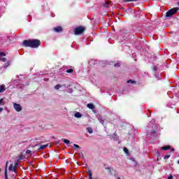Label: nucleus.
Returning a JSON list of instances; mask_svg holds the SVG:
<instances>
[{
    "instance_id": "nucleus-1",
    "label": "nucleus",
    "mask_w": 179,
    "mask_h": 179,
    "mask_svg": "<svg viewBox=\"0 0 179 179\" xmlns=\"http://www.w3.org/2000/svg\"><path fill=\"white\" fill-rule=\"evenodd\" d=\"M22 44L24 47H31V48H38L41 45L40 40L38 39L24 40Z\"/></svg>"
},
{
    "instance_id": "nucleus-2",
    "label": "nucleus",
    "mask_w": 179,
    "mask_h": 179,
    "mask_svg": "<svg viewBox=\"0 0 179 179\" xmlns=\"http://www.w3.org/2000/svg\"><path fill=\"white\" fill-rule=\"evenodd\" d=\"M178 11V8H173L166 12V17H170V16H173V15H176L177 12Z\"/></svg>"
},
{
    "instance_id": "nucleus-3",
    "label": "nucleus",
    "mask_w": 179,
    "mask_h": 179,
    "mask_svg": "<svg viewBox=\"0 0 179 179\" xmlns=\"http://www.w3.org/2000/svg\"><path fill=\"white\" fill-rule=\"evenodd\" d=\"M83 31H85V27H78L74 29V34H76V36H78L79 34H82Z\"/></svg>"
},
{
    "instance_id": "nucleus-4",
    "label": "nucleus",
    "mask_w": 179,
    "mask_h": 179,
    "mask_svg": "<svg viewBox=\"0 0 179 179\" xmlns=\"http://www.w3.org/2000/svg\"><path fill=\"white\" fill-rule=\"evenodd\" d=\"M13 107L15 110H16L18 113L20 112V110H22V106H20V104L15 103L13 104Z\"/></svg>"
},
{
    "instance_id": "nucleus-5",
    "label": "nucleus",
    "mask_w": 179,
    "mask_h": 179,
    "mask_svg": "<svg viewBox=\"0 0 179 179\" xmlns=\"http://www.w3.org/2000/svg\"><path fill=\"white\" fill-rule=\"evenodd\" d=\"M9 171H13L15 173V175L16 176V168L13 164H10L8 167Z\"/></svg>"
},
{
    "instance_id": "nucleus-6",
    "label": "nucleus",
    "mask_w": 179,
    "mask_h": 179,
    "mask_svg": "<svg viewBox=\"0 0 179 179\" xmlns=\"http://www.w3.org/2000/svg\"><path fill=\"white\" fill-rule=\"evenodd\" d=\"M6 90V87L4 84L0 85V93H3V92H5Z\"/></svg>"
},
{
    "instance_id": "nucleus-7",
    "label": "nucleus",
    "mask_w": 179,
    "mask_h": 179,
    "mask_svg": "<svg viewBox=\"0 0 179 179\" xmlns=\"http://www.w3.org/2000/svg\"><path fill=\"white\" fill-rule=\"evenodd\" d=\"M54 30H55L57 33H59V32L62 31V27H57L54 28Z\"/></svg>"
},
{
    "instance_id": "nucleus-8",
    "label": "nucleus",
    "mask_w": 179,
    "mask_h": 179,
    "mask_svg": "<svg viewBox=\"0 0 179 179\" xmlns=\"http://www.w3.org/2000/svg\"><path fill=\"white\" fill-rule=\"evenodd\" d=\"M87 107L90 110H94V105H93V103H88Z\"/></svg>"
},
{
    "instance_id": "nucleus-9",
    "label": "nucleus",
    "mask_w": 179,
    "mask_h": 179,
    "mask_svg": "<svg viewBox=\"0 0 179 179\" xmlns=\"http://www.w3.org/2000/svg\"><path fill=\"white\" fill-rule=\"evenodd\" d=\"M74 117H76V118H80L82 117V114H80L79 112H77L75 113Z\"/></svg>"
},
{
    "instance_id": "nucleus-10",
    "label": "nucleus",
    "mask_w": 179,
    "mask_h": 179,
    "mask_svg": "<svg viewBox=\"0 0 179 179\" xmlns=\"http://www.w3.org/2000/svg\"><path fill=\"white\" fill-rule=\"evenodd\" d=\"M170 148H171L170 145H165L164 147H162V150H170Z\"/></svg>"
},
{
    "instance_id": "nucleus-11",
    "label": "nucleus",
    "mask_w": 179,
    "mask_h": 179,
    "mask_svg": "<svg viewBox=\"0 0 179 179\" xmlns=\"http://www.w3.org/2000/svg\"><path fill=\"white\" fill-rule=\"evenodd\" d=\"M87 176L89 177V179H93V178L92 177V171L89 170L87 171Z\"/></svg>"
},
{
    "instance_id": "nucleus-12",
    "label": "nucleus",
    "mask_w": 179,
    "mask_h": 179,
    "mask_svg": "<svg viewBox=\"0 0 179 179\" xmlns=\"http://www.w3.org/2000/svg\"><path fill=\"white\" fill-rule=\"evenodd\" d=\"M87 130L88 131L89 134H93V129L92 127H87Z\"/></svg>"
},
{
    "instance_id": "nucleus-13",
    "label": "nucleus",
    "mask_w": 179,
    "mask_h": 179,
    "mask_svg": "<svg viewBox=\"0 0 179 179\" xmlns=\"http://www.w3.org/2000/svg\"><path fill=\"white\" fill-rule=\"evenodd\" d=\"M98 120L100 121V122H101V124L104 123V120H103V117H101V116H99L98 117Z\"/></svg>"
},
{
    "instance_id": "nucleus-14",
    "label": "nucleus",
    "mask_w": 179,
    "mask_h": 179,
    "mask_svg": "<svg viewBox=\"0 0 179 179\" xmlns=\"http://www.w3.org/2000/svg\"><path fill=\"white\" fill-rule=\"evenodd\" d=\"M66 73H72V72H73V69H69L66 70Z\"/></svg>"
},
{
    "instance_id": "nucleus-15",
    "label": "nucleus",
    "mask_w": 179,
    "mask_h": 179,
    "mask_svg": "<svg viewBox=\"0 0 179 179\" xmlns=\"http://www.w3.org/2000/svg\"><path fill=\"white\" fill-rule=\"evenodd\" d=\"M9 65H10V62H7L4 65V68H8Z\"/></svg>"
},
{
    "instance_id": "nucleus-16",
    "label": "nucleus",
    "mask_w": 179,
    "mask_h": 179,
    "mask_svg": "<svg viewBox=\"0 0 179 179\" xmlns=\"http://www.w3.org/2000/svg\"><path fill=\"white\" fill-rule=\"evenodd\" d=\"M47 146H48V145H43L41 146L40 149L41 150H43V149H45V148H47Z\"/></svg>"
},
{
    "instance_id": "nucleus-17",
    "label": "nucleus",
    "mask_w": 179,
    "mask_h": 179,
    "mask_svg": "<svg viewBox=\"0 0 179 179\" xmlns=\"http://www.w3.org/2000/svg\"><path fill=\"white\" fill-rule=\"evenodd\" d=\"M63 142H64V143H66L67 145H69V143H70V141L68 139H64Z\"/></svg>"
},
{
    "instance_id": "nucleus-18",
    "label": "nucleus",
    "mask_w": 179,
    "mask_h": 179,
    "mask_svg": "<svg viewBox=\"0 0 179 179\" xmlns=\"http://www.w3.org/2000/svg\"><path fill=\"white\" fill-rule=\"evenodd\" d=\"M60 87H61V85H57L55 87V89L56 90H58Z\"/></svg>"
},
{
    "instance_id": "nucleus-19",
    "label": "nucleus",
    "mask_w": 179,
    "mask_h": 179,
    "mask_svg": "<svg viewBox=\"0 0 179 179\" xmlns=\"http://www.w3.org/2000/svg\"><path fill=\"white\" fill-rule=\"evenodd\" d=\"M4 175H5V178H6V179H8V171H7L6 169V171H5Z\"/></svg>"
},
{
    "instance_id": "nucleus-20",
    "label": "nucleus",
    "mask_w": 179,
    "mask_h": 179,
    "mask_svg": "<svg viewBox=\"0 0 179 179\" xmlns=\"http://www.w3.org/2000/svg\"><path fill=\"white\" fill-rule=\"evenodd\" d=\"M5 55H6L5 54V52H0V57H5Z\"/></svg>"
},
{
    "instance_id": "nucleus-21",
    "label": "nucleus",
    "mask_w": 179,
    "mask_h": 179,
    "mask_svg": "<svg viewBox=\"0 0 179 179\" xmlns=\"http://www.w3.org/2000/svg\"><path fill=\"white\" fill-rule=\"evenodd\" d=\"M19 166V161H17L15 163V165H14V167H17Z\"/></svg>"
},
{
    "instance_id": "nucleus-22",
    "label": "nucleus",
    "mask_w": 179,
    "mask_h": 179,
    "mask_svg": "<svg viewBox=\"0 0 179 179\" xmlns=\"http://www.w3.org/2000/svg\"><path fill=\"white\" fill-rule=\"evenodd\" d=\"M124 2H134L135 1H138V0H124Z\"/></svg>"
},
{
    "instance_id": "nucleus-23",
    "label": "nucleus",
    "mask_w": 179,
    "mask_h": 179,
    "mask_svg": "<svg viewBox=\"0 0 179 179\" xmlns=\"http://www.w3.org/2000/svg\"><path fill=\"white\" fill-rule=\"evenodd\" d=\"M164 159L165 160L167 159H170V155H166V156L164 157Z\"/></svg>"
},
{
    "instance_id": "nucleus-24",
    "label": "nucleus",
    "mask_w": 179,
    "mask_h": 179,
    "mask_svg": "<svg viewBox=\"0 0 179 179\" xmlns=\"http://www.w3.org/2000/svg\"><path fill=\"white\" fill-rule=\"evenodd\" d=\"M120 66H121V64L120 63H117V64H115V68H118Z\"/></svg>"
},
{
    "instance_id": "nucleus-25",
    "label": "nucleus",
    "mask_w": 179,
    "mask_h": 179,
    "mask_svg": "<svg viewBox=\"0 0 179 179\" xmlns=\"http://www.w3.org/2000/svg\"><path fill=\"white\" fill-rule=\"evenodd\" d=\"M127 83H135V81H134L132 80H127Z\"/></svg>"
},
{
    "instance_id": "nucleus-26",
    "label": "nucleus",
    "mask_w": 179,
    "mask_h": 179,
    "mask_svg": "<svg viewBox=\"0 0 179 179\" xmlns=\"http://www.w3.org/2000/svg\"><path fill=\"white\" fill-rule=\"evenodd\" d=\"M124 153H129L128 148H124Z\"/></svg>"
},
{
    "instance_id": "nucleus-27",
    "label": "nucleus",
    "mask_w": 179,
    "mask_h": 179,
    "mask_svg": "<svg viewBox=\"0 0 179 179\" xmlns=\"http://www.w3.org/2000/svg\"><path fill=\"white\" fill-rule=\"evenodd\" d=\"M1 61H2V62H6V58L3 57L1 59Z\"/></svg>"
},
{
    "instance_id": "nucleus-28",
    "label": "nucleus",
    "mask_w": 179,
    "mask_h": 179,
    "mask_svg": "<svg viewBox=\"0 0 179 179\" xmlns=\"http://www.w3.org/2000/svg\"><path fill=\"white\" fill-rule=\"evenodd\" d=\"M110 3L109 2H106V3H105V7L106 8H108V4H109Z\"/></svg>"
},
{
    "instance_id": "nucleus-29",
    "label": "nucleus",
    "mask_w": 179,
    "mask_h": 179,
    "mask_svg": "<svg viewBox=\"0 0 179 179\" xmlns=\"http://www.w3.org/2000/svg\"><path fill=\"white\" fill-rule=\"evenodd\" d=\"M26 153H27V155H29V154L31 153V151H30V150H28L26 151Z\"/></svg>"
},
{
    "instance_id": "nucleus-30",
    "label": "nucleus",
    "mask_w": 179,
    "mask_h": 179,
    "mask_svg": "<svg viewBox=\"0 0 179 179\" xmlns=\"http://www.w3.org/2000/svg\"><path fill=\"white\" fill-rule=\"evenodd\" d=\"M168 179H173V175L169 176Z\"/></svg>"
},
{
    "instance_id": "nucleus-31",
    "label": "nucleus",
    "mask_w": 179,
    "mask_h": 179,
    "mask_svg": "<svg viewBox=\"0 0 179 179\" xmlns=\"http://www.w3.org/2000/svg\"><path fill=\"white\" fill-rule=\"evenodd\" d=\"M3 99H0V104H2Z\"/></svg>"
},
{
    "instance_id": "nucleus-32",
    "label": "nucleus",
    "mask_w": 179,
    "mask_h": 179,
    "mask_svg": "<svg viewBox=\"0 0 179 179\" xmlns=\"http://www.w3.org/2000/svg\"><path fill=\"white\" fill-rule=\"evenodd\" d=\"M74 146H75V148H79V145H76V144H74Z\"/></svg>"
},
{
    "instance_id": "nucleus-33",
    "label": "nucleus",
    "mask_w": 179,
    "mask_h": 179,
    "mask_svg": "<svg viewBox=\"0 0 179 179\" xmlns=\"http://www.w3.org/2000/svg\"><path fill=\"white\" fill-rule=\"evenodd\" d=\"M2 111H3V108H0V113L2 112Z\"/></svg>"
},
{
    "instance_id": "nucleus-34",
    "label": "nucleus",
    "mask_w": 179,
    "mask_h": 179,
    "mask_svg": "<svg viewBox=\"0 0 179 179\" xmlns=\"http://www.w3.org/2000/svg\"><path fill=\"white\" fill-rule=\"evenodd\" d=\"M172 151L174 152V149H172Z\"/></svg>"
},
{
    "instance_id": "nucleus-35",
    "label": "nucleus",
    "mask_w": 179,
    "mask_h": 179,
    "mask_svg": "<svg viewBox=\"0 0 179 179\" xmlns=\"http://www.w3.org/2000/svg\"><path fill=\"white\" fill-rule=\"evenodd\" d=\"M155 71H156V68H154Z\"/></svg>"
},
{
    "instance_id": "nucleus-36",
    "label": "nucleus",
    "mask_w": 179,
    "mask_h": 179,
    "mask_svg": "<svg viewBox=\"0 0 179 179\" xmlns=\"http://www.w3.org/2000/svg\"><path fill=\"white\" fill-rule=\"evenodd\" d=\"M178 164H179V160L178 161Z\"/></svg>"
},
{
    "instance_id": "nucleus-37",
    "label": "nucleus",
    "mask_w": 179,
    "mask_h": 179,
    "mask_svg": "<svg viewBox=\"0 0 179 179\" xmlns=\"http://www.w3.org/2000/svg\"><path fill=\"white\" fill-rule=\"evenodd\" d=\"M117 179H121V178H117Z\"/></svg>"
},
{
    "instance_id": "nucleus-38",
    "label": "nucleus",
    "mask_w": 179,
    "mask_h": 179,
    "mask_svg": "<svg viewBox=\"0 0 179 179\" xmlns=\"http://www.w3.org/2000/svg\"><path fill=\"white\" fill-rule=\"evenodd\" d=\"M0 171H1V169H0Z\"/></svg>"
}]
</instances>
